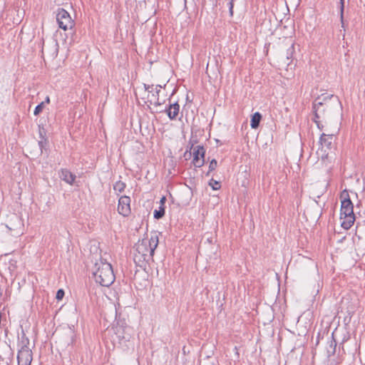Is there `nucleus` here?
<instances>
[{
	"label": "nucleus",
	"instance_id": "31",
	"mask_svg": "<svg viewBox=\"0 0 365 365\" xmlns=\"http://www.w3.org/2000/svg\"><path fill=\"white\" fill-rule=\"evenodd\" d=\"M41 103H44V105L46 103L48 104L50 103V98L48 96H46L44 101H42Z\"/></svg>",
	"mask_w": 365,
	"mask_h": 365
},
{
	"label": "nucleus",
	"instance_id": "18",
	"mask_svg": "<svg viewBox=\"0 0 365 365\" xmlns=\"http://www.w3.org/2000/svg\"><path fill=\"white\" fill-rule=\"evenodd\" d=\"M21 348H25L26 346H29V339L26 336V334L23 332L21 336V339L20 341Z\"/></svg>",
	"mask_w": 365,
	"mask_h": 365
},
{
	"label": "nucleus",
	"instance_id": "10",
	"mask_svg": "<svg viewBox=\"0 0 365 365\" xmlns=\"http://www.w3.org/2000/svg\"><path fill=\"white\" fill-rule=\"evenodd\" d=\"M159 235L158 232H153L150 234V239H144L146 242L147 245L150 248V252L151 255H154L155 250L157 248L159 243Z\"/></svg>",
	"mask_w": 365,
	"mask_h": 365
},
{
	"label": "nucleus",
	"instance_id": "1",
	"mask_svg": "<svg viewBox=\"0 0 365 365\" xmlns=\"http://www.w3.org/2000/svg\"><path fill=\"white\" fill-rule=\"evenodd\" d=\"M96 283L103 287H109L115 281V275L110 264L101 260L95 264V270L93 272Z\"/></svg>",
	"mask_w": 365,
	"mask_h": 365
},
{
	"label": "nucleus",
	"instance_id": "23",
	"mask_svg": "<svg viewBox=\"0 0 365 365\" xmlns=\"http://www.w3.org/2000/svg\"><path fill=\"white\" fill-rule=\"evenodd\" d=\"M64 294H65L64 290L62 289H59L56 292V299L58 301L61 300L63 298Z\"/></svg>",
	"mask_w": 365,
	"mask_h": 365
},
{
	"label": "nucleus",
	"instance_id": "34",
	"mask_svg": "<svg viewBox=\"0 0 365 365\" xmlns=\"http://www.w3.org/2000/svg\"><path fill=\"white\" fill-rule=\"evenodd\" d=\"M229 11H230V16H232L233 15V8H230Z\"/></svg>",
	"mask_w": 365,
	"mask_h": 365
},
{
	"label": "nucleus",
	"instance_id": "2",
	"mask_svg": "<svg viewBox=\"0 0 365 365\" xmlns=\"http://www.w3.org/2000/svg\"><path fill=\"white\" fill-rule=\"evenodd\" d=\"M333 100L336 104L341 107V102L337 96L326 93L319 96L312 103V112L315 119H319L325 115L327 110L330 107V101Z\"/></svg>",
	"mask_w": 365,
	"mask_h": 365
},
{
	"label": "nucleus",
	"instance_id": "28",
	"mask_svg": "<svg viewBox=\"0 0 365 365\" xmlns=\"http://www.w3.org/2000/svg\"><path fill=\"white\" fill-rule=\"evenodd\" d=\"M45 134H46V132H45L44 129L43 128H42V129L40 128L39 129V135H40V138H41V140H44V138H46L44 137Z\"/></svg>",
	"mask_w": 365,
	"mask_h": 365
},
{
	"label": "nucleus",
	"instance_id": "11",
	"mask_svg": "<svg viewBox=\"0 0 365 365\" xmlns=\"http://www.w3.org/2000/svg\"><path fill=\"white\" fill-rule=\"evenodd\" d=\"M179 110H180V106L177 102H175L174 103H170L168 108H165V110L168 118L170 120H175L176 118V116L179 113Z\"/></svg>",
	"mask_w": 365,
	"mask_h": 365
},
{
	"label": "nucleus",
	"instance_id": "8",
	"mask_svg": "<svg viewBox=\"0 0 365 365\" xmlns=\"http://www.w3.org/2000/svg\"><path fill=\"white\" fill-rule=\"evenodd\" d=\"M130 197L127 195L121 196L118 200V212L123 217H128L130 212Z\"/></svg>",
	"mask_w": 365,
	"mask_h": 365
},
{
	"label": "nucleus",
	"instance_id": "19",
	"mask_svg": "<svg viewBox=\"0 0 365 365\" xmlns=\"http://www.w3.org/2000/svg\"><path fill=\"white\" fill-rule=\"evenodd\" d=\"M217 162L215 159H212L210 163V165H209V170L208 172L207 173V175H209L210 173L213 171L214 170L216 169L217 168Z\"/></svg>",
	"mask_w": 365,
	"mask_h": 365
},
{
	"label": "nucleus",
	"instance_id": "33",
	"mask_svg": "<svg viewBox=\"0 0 365 365\" xmlns=\"http://www.w3.org/2000/svg\"><path fill=\"white\" fill-rule=\"evenodd\" d=\"M155 105L156 106H160V105H161V103H160V102H159V98H158V99L157 98V101L155 103Z\"/></svg>",
	"mask_w": 365,
	"mask_h": 365
},
{
	"label": "nucleus",
	"instance_id": "24",
	"mask_svg": "<svg viewBox=\"0 0 365 365\" xmlns=\"http://www.w3.org/2000/svg\"><path fill=\"white\" fill-rule=\"evenodd\" d=\"M162 88V86L160 85H157L155 88V93H153V96L156 97V98L158 99V97H159V93L160 92V88Z\"/></svg>",
	"mask_w": 365,
	"mask_h": 365
},
{
	"label": "nucleus",
	"instance_id": "21",
	"mask_svg": "<svg viewBox=\"0 0 365 365\" xmlns=\"http://www.w3.org/2000/svg\"><path fill=\"white\" fill-rule=\"evenodd\" d=\"M209 185H210L214 190H219L220 188V182L215 180L213 179H211Z\"/></svg>",
	"mask_w": 365,
	"mask_h": 365
},
{
	"label": "nucleus",
	"instance_id": "29",
	"mask_svg": "<svg viewBox=\"0 0 365 365\" xmlns=\"http://www.w3.org/2000/svg\"><path fill=\"white\" fill-rule=\"evenodd\" d=\"M165 201H166V198H165V197L163 196L160 200V206H164Z\"/></svg>",
	"mask_w": 365,
	"mask_h": 365
},
{
	"label": "nucleus",
	"instance_id": "30",
	"mask_svg": "<svg viewBox=\"0 0 365 365\" xmlns=\"http://www.w3.org/2000/svg\"><path fill=\"white\" fill-rule=\"evenodd\" d=\"M332 339H333V341H331V346H333V343H334V351L335 350V347L336 346V341L334 339V334H332Z\"/></svg>",
	"mask_w": 365,
	"mask_h": 365
},
{
	"label": "nucleus",
	"instance_id": "20",
	"mask_svg": "<svg viewBox=\"0 0 365 365\" xmlns=\"http://www.w3.org/2000/svg\"><path fill=\"white\" fill-rule=\"evenodd\" d=\"M44 108V103H41L38 106H36L34 114V115L37 116L43 110Z\"/></svg>",
	"mask_w": 365,
	"mask_h": 365
},
{
	"label": "nucleus",
	"instance_id": "5",
	"mask_svg": "<svg viewBox=\"0 0 365 365\" xmlns=\"http://www.w3.org/2000/svg\"><path fill=\"white\" fill-rule=\"evenodd\" d=\"M6 227L11 232L12 235L19 236L23 233L24 223L19 215L13 214L6 224Z\"/></svg>",
	"mask_w": 365,
	"mask_h": 365
},
{
	"label": "nucleus",
	"instance_id": "27",
	"mask_svg": "<svg viewBox=\"0 0 365 365\" xmlns=\"http://www.w3.org/2000/svg\"><path fill=\"white\" fill-rule=\"evenodd\" d=\"M143 87L145 91L152 93L153 91V85H148L146 83H143Z\"/></svg>",
	"mask_w": 365,
	"mask_h": 365
},
{
	"label": "nucleus",
	"instance_id": "17",
	"mask_svg": "<svg viewBox=\"0 0 365 365\" xmlns=\"http://www.w3.org/2000/svg\"><path fill=\"white\" fill-rule=\"evenodd\" d=\"M165 207L164 206H160L159 210H155L154 211V218L159 220L162 218L165 215Z\"/></svg>",
	"mask_w": 365,
	"mask_h": 365
},
{
	"label": "nucleus",
	"instance_id": "32",
	"mask_svg": "<svg viewBox=\"0 0 365 365\" xmlns=\"http://www.w3.org/2000/svg\"><path fill=\"white\" fill-rule=\"evenodd\" d=\"M234 1L235 0H230V1L229 2V9L234 8Z\"/></svg>",
	"mask_w": 365,
	"mask_h": 365
},
{
	"label": "nucleus",
	"instance_id": "14",
	"mask_svg": "<svg viewBox=\"0 0 365 365\" xmlns=\"http://www.w3.org/2000/svg\"><path fill=\"white\" fill-rule=\"evenodd\" d=\"M333 138V134L322 133L319 138V143L322 146L330 149L331 148Z\"/></svg>",
	"mask_w": 365,
	"mask_h": 365
},
{
	"label": "nucleus",
	"instance_id": "4",
	"mask_svg": "<svg viewBox=\"0 0 365 365\" xmlns=\"http://www.w3.org/2000/svg\"><path fill=\"white\" fill-rule=\"evenodd\" d=\"M56 21L59 28L66 31L74 26V21L69 13L64 9H58L56 14Z\"/></svg>",
	"mask_w": 365,
	"mask_h": 365
},
{
	"label": "nucleus",
	"instance_id": "13",
	"mask_svg": "<svg viewBox=\"0 0 365 365\" xmlns=\"http://www.w3.org/2000/svg\"><path fill=\"white\" fill-rule=\"evenodd\" d=\"M60 178L69 185H72L76 180V175L67 169H62Z\"/></svg>",
	"mask_w": 365,
	"mask_h": 365
},
{
	"label": "nucleus",
	"instance_id": "15",
	"mask_svg": "<svg viewBox=\"0 0 365 365\" xmlns=\"http://www.w3.org/2000/svg\"><path fill=\"white\" fill-rule=\"evenodd\" d=\"M262 116L259 112H256L251 116L250 126L253 129H257L259 126Z\"/></svg>",
	"mask_w": 365,
	"mask_h": 365
},
{
	"label": "nucleus",
	"instance_id": "22",
	"mask_svg": "<svg viewBox=\"0 0 365 365\" xmlns=\"http://www.w3.org/2000/svg\"><path fill=\"white\" fill-rule=\"evenodd\" d=\"M344 1L345 0H339L340 3V19L342 25L344 24Z\"/></svg>",
	"mask_w": 365,
	"mask_h": 365
},
{
	"label": "nucleus",
	"instance_id": "16",
	"mask_svg": "<svg viewBox=\"0 0 365 365\" xmlns=\"http://www.w3.org/2000/svg\"><path fill=\"white\" fill-rule=\"evenodd\" d=\"M126 185L125 182L118 180L113 185V189L115 192H122L125 190Z\"/></svg>",
	"mask_w": 365,
	"mask_h": 365
},
{
	"label": "nucleus",
	"instance_id": "3",
	"mask_svg": "<svg viewBox=\"0 0 365 365\" xmlns=\"http://www.w3.org/2000/svg\"><path fill=\"white\" fill-rule=\"evenodd\" d=\"M135 250L137 254L135 255L134 261L135 263L142 264H139L140 267L145 266L150 259H153L154 255H151L150 252V248L147 245L145 240L138 241L135 245Z\"/></svg>",
	"mask_w": 365,
	"mask_h": 365
},
{
	"label": "nucleus",
	"instance_id": "9",
	"mask_svg": "<svg viewBox=\"0 0 365 365\" xmlns=\"http://www.w3.org/2000/svg\"><path fill=\"white\" fill-rule=\"evenodd\" d=\"M205 149L202 145H197L193 148L192 163L196 168H201L205 164Z\"/></svg>",
	"mask_w": 365,
	"mask_h": 365
},
{
	"label": "nucleus",
	"instance_id": "12",
	"mask_svg": "<svg viewBox=\"0 0 365 365\" xmlns=\"http://www.w3.org/2000/svg\"><path fill=\"white\" fill-rule=\"evenodd\" d=\"M340 220H341V227L345 230H349L354 225L355 221V215L354 214H351L340 216Z\"/></svg>",
	"mask_w": 365,
	"mask_h": 365
},
{
	"label": "nucleus",
	"instance_id": "26",
	"mask_svg": "<svg viewBox=\"0 0 365 365\" xmlns=\"http://www.w3.org/2000/svg\"><path fill=\"white\" fill-rule=\"evenodd\" d=\"M312 120L316 123L317 127L320 130H323V128H324V125L321 123V122L319 121V119L312 118Z\"/></svg>",
	"mask_w": 365,
	"mask_h": 365
},
{
	"label": "nucleus",
	"instance_id": "25",
	"mask_svg": "<svg viewBox=\"0 0 365 365\" xmlns=\"http://www.w3.org/2000/svg\"><path fill=\"white\" fill-rule=\"evenodd\" d=\"M47 145V139L44 138V140H41L38 141V145L42 150Z\"/></svg>",
	"mask_w": 365,
	"mask_h": 365
},
{
	"label": "nucleus",
	"instance_id": "6",
	"mask_svg": "<svg viewBox=\"0 0 365 365\" xmlns=\"http://www.w3.org/2000/svg\"><path fill=\"white\" fill-rule=\"evenodd\" d=\"M340 198L341 201L340 216L354 214V205L347 190H344L341 192Z\"/></svg>",
	"mask_w": 365,
	"mask_h": 365
},
{
	"label": "nucleus",
	"instance_id": "7",
	"mask_svg": "<svg viewBox=\"0 0 365 365\" xmlns=\"http://www.w3.org/2000/svg\"><path fill=\"white\" fill-rule=\"evenodd\" d=\"M33 360V354L29 346L21 348L17 354L18 365H31Z\"/></svg>",
	"mask_w": 365,
	"mask_h": 365
}]
</instances>
